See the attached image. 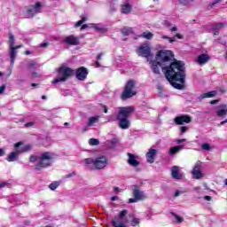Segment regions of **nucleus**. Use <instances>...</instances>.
Wrapping results in <instances>:
<instances>
[{"label": "nucleus", "mask_w": 227, "mask_h": 227, "mask_svg": "<svg viewBox=\"0 0 227 227\" xmlns=\"http://www.w3.org/2000/svg\"><path fill=\"white\" fill-rule=\"evenodd\" d=\"M136 84H137L136 80H129L126 82L124 90L121 95V100H129V98H132V97H136V95H137V90H136Z\"/></svg>", "instance_id": "7ed1b4c3"}, {"label": "nucleus", "mask_w": 227, "mask_h": 227, "mask_svg": "<svg viewBox=\"0 0 227 227\" xmlns=\"http://www.w3.org/2000/svg\"><path fill=\"white\" fill-rule=\"evenodd\" d=\"M19 155H20V154L18 153L17 151L12 152V153L8 155L6 160H8V162H15V160H19Z\"/></svg>", "instance_id": "5701e85b"}, {"label": "nucleus", "mask_w": 227, "mask_h": 227, "mask_svg": "<svg viewBox=\"0 0 227 227\" xmlns=\"http://www.w3.org/2000/svg\"><path fill=\"white\" fill-rule=\"evenodd\" d=\"M181 4H187V0H180Z\"/></svg>", "instance_id": "13d9d810"}, {"label": "nucleus", "mask_w": 227, "mask_h": 227, "mask_svg": "<svg viewBox=\"0 0 227 227\" xmlns=\"http://www.w3.org/2000/svg\"><path fill=\"white\" fill-rule=\"evenodd\" d=\"M9 43L10 47H15V36L12 33L9 34Z\"/></svg>", "instance_id": "2f4dec72"}, {"label": "nucleus", "mask_w": 227, "mask_h": 227, "mask_svg": "<svg viewBox=\"0 0 227 227\" xmlns=\"http://www.w3.org/2000/svg\"><path fill=\"white\" fill-rule=\"evenodd\" d=\"M223 0H215V2L211 3L209 4L210 8H214V6H215V4H219V3H221Z\"/></svg>", "instance_id": "58836bf2"}, {"label": "nucleus", "mask_w": 227, "mask_h": 227, "mask_svg": "<svg viewBox=\"0 0 227 227\" xmlns=\"http://www.w3.org/2000/svg\"><path fill=\"white\" fill-rule=\"evenodd\" d=\"M217 102H219V100L215 99V100L210 101V104H211L212 106H215V104H217Z\"/></svg>", "instance_id": "603ef678"}, {"label": "nucleus", "mask_w": 227, "mask_h": 227, "mask_svg": "<svg viewBox=\"0 0 227 227\" xmlns=\"http://www.w3.org/2000/svg\"><path fill=\"white\" fill-rule=\"evenodd\" d=\"M180 132H181V134H185V132H187V130H189V128L187 127V126H182L181 128H180Z\"/></svg>", "instance_id": "4c0bfd02"}, {"label": "nucleus", "mask_w": 227, "mask_h": 227, "mask_svg": "<svg viewBox=\"0 0 227 227\" xmlns=\"http://www.w3.org/2000/svg\"><path fill=\"white\" fill-rule=\"evenodd\" d=\"M33 145L31 144L17 143L14 145V151L19 154L26 153V152H31Z\"/></svg>", "instance_id": "1a4fd4ad"}, {"label": "nucleus", "mask_w": 227, "mask_h": 227, "mask_svg": "<svg viewBox=\"0 0 227 227\" xmlns=\"http://www.w3.org/2000/svg\"><path fill=\"white\" fill-rule=\"evenodd\" d=\"M86 164H95V160L91 158L85 159Z\"/></svg>", "instance_id": "ea45409f"}, {"label": "nucleus", "mask_w": 227, "mask_h": 227, "mask_svg": "<svg viewBox=\"0 0 227 227\" xmlns=\"http://www.w3.org/2000/svg\"><path fill=\"white\" fill-rule=\"evenodd\" d=\"M192 175L193 176V178H195V180H200V178H203V176H205V174L201 172V161H198L195 164V167L192 170Z\"/></svg>", "instance_id": "9d476101"}, {"label": "nucleus", "mask_w": 227, "mask_h": 227, "mask_svg": "<svg viewBox=\"0 0 227 227\" xmlns=\"http://www.w3.org/2000/svg\"><path fill=\"white\" fill-rule=\"evenodd\" d=\"M88 20V17L86 16H82V20H78L75 24H74V27H81V26H82V24H84V22H86Z\"/></svg>", "instance_id": "c756f323"}, {"label": "nucleus", "mask_w": 227, "mask_h": 227, "mask_svg": "<svg viewBox=\"0 0 227 227\" xmlns=\"http://www.w3.org/2000/svg\"><path fill=\"white\" fill-rule=\"evenodd\" d=\"M155 157H157V150L150 149L146 153L147 162L153 164V162H155Z\"/></svg>", "instance_id": "dca6fc26"}, {"label": "nucleus", "mask_w": 227, "mask_h": 227, "mask_svg": "<svg viewBox=\"0 0 227 227\" xmlns=\"http://www.w3.org/2000/svg\"><path fill=\"white\" fill-rule=\"evenodd\" d=\"M178 28H176V27H173L170 30L171 31H177Z\"/></svg>", "instance_id": "e2e57ef3"}, {"label": "nucleus", "mask_w": 227, "mask_h": 227, "mask_svg": "<svg viewBox=\"0 0 227 227\" xmlns=\"http://www.w3.org/2000/svg\"><path fill=\"white\" fill-rule=\"evenodd\" d=\"M35 125V122H27L25 124V127H33Z\"/></svg>", "instance_id": "a18cd8bd"}, {"label": "nucleus", "mask_w": 227, "mask_h": 227, "mask_svg": "<svg viewBox=\"0 0 227 227\" xmlns=\"http://www.w3.org/2000/svg\"><path fill=\"white\" fill-rule=\"evenodd\" d=\"M201 148L202 150L208 151V150H212V145H210V144H203L201 145Z\"/></svg>", "instance_id": "f704fd0d"}, {"label": "nucleus", "mask_w": 227, "mask_h": 227, "mask_svg": "<svg viewBox=\"0 0 227 227\" xmlns=\"http://www.w3.org/2000/svg\"><path fill=\"white\" fill-rule=\"evenodd\" d=\"M114 191L115 192H118V191H120V188L115 187V188L114 189Z\"/></svg>", "instance_id": "69168bd1"}, {"label": "nucleus", "mask_w": 227, "mask_h": 227, "mask_svg": "<svg viewBox=\"0 0 227 227\" xmlns=\"http://www.w3.org/2000/svg\"><path fill=\"white\" fill-rule=\"evenodd\" d=\"M224 123H227V119L223 121H221L218 126L221 127V125H224Z\"/></svg>", "instance_id": "5fc2aeb1"}, {"label": "nucleus", "mask_w": 227, "mask_h": 227, "mask_svg": "<svg viewBox=\"0 0 227 227\" xmlns=\"http://www.w3.org/2000/svg\"><path fill=\"white\" fill-rule=\"evenodd\" d=\"M192 118L189 115H180L174 119L176 125H184V123H191Z\"/></svg>", "instance_id": "9b49d317"}, {"label": "nucleus", "mask_w": 227, "mask_h": 227, "mask_svg": "<svg viewBox=\"0 0 227 227\" xmlns=\"http://www.w3.org/2000/svg\"><path fill=\"white\" fill-rule=\"evenodd\" d=\"M224 185H227V179L224 180Z\"/></svg>", "instance_id": "774afa93"}, {"label": "nucleus", "mask_w": 227, "mask_h": 227, "mask_svg": "<svg viewBox=\"0 0 227 227\" xmlns=\"http://www.w3.org/2000/svg\"><path fill=\"white\" fill-rule=\"evenodd\" d=\"M52 159H54L52 153L45 152L42 153L39 162L35 165V169L41 171V169L49 168L52 164Z\"/></svg>", "instance_id": "20e7f679"}, {"label": "nucleus", "mask_w": 227, "mask_h": 227, "mask_svg": "<svg viewBox=\"0 0 227 227\" xmlns=\"http://www.w3.org/2000/svg\"><path fill=\"white\" fill-rule=\"evenodd\" d=\"M176 38H178L179 40H182L184 38V36L180 34H176Z\"/></svg>", "instance_id": "3c124183"}, {"label": "nucleus", "mask_w": 227, "mask_h": 227, "mask_svg": "<svg viewBox=\"0 0 227 227\" xmlns=\"http://www.w3.org/2000/svg\"><path fill=\"white\" fill-rule=\"evenodd\" d=\"M102 56H104L103 53H99L97 57V59H102Z\"/></svg>", "instance_id": "6e6d98bb"}, {"label": "nucleus", "mask_w": 227, "mask_h": 227, "mask_svg": "<svg viewBox=\"0 0 227 227\" xmlns=\"http://www.w3.org/2000/svg\"><path fill=\"white\" fill-rule=\"evenodd\" d=\"M183 148L184 147L182 145H176V146L170 148L169 155H175V153H178V152H180V150H182Z\"/></svg>", "instance_id": "cd10ccee"}, {"label": "nucleus", "mask_w": 227, "mask_h": 227, "mask_svg": "<svg viewBox=\"0 0 227 227\" xmlns=\"http://www.w3.org/2000/svg\"><path fill=\"white\" fill-rule=\"evenodd\" d=\"M104 113H107V106H104Z\"/></svg>", "instance_id": "0e129e2a"}, {"label": "nucleus", "mask_w": 227, "mask_h": 227, "mask_svg": "<svg viewBox=\"0 0 227 227\" xmlns=\"http://www.w3.org/2000/svg\"><path fill=\"white\" fill-rule=\"evenodd\" d=\"M133 196L135 199H129V203H136V201L145 200V194H143V192L139 191V188L137 187L134 189Z\"/></svg>", "instance_id": "f8f14e48"}, {"label": "nucleus", "mask_w": 227, "mask_h": 227, "mask_svg": "<svg viewBox=\"0 0 227 227\" xmlns=\"http://www.w3.org/2000/svg\"><path fill=\"white\" fill-rule=\"evenodd\" d=\"M86 27H88V25L84 24L81 27V31H83V29H86Z\"/></svg>", "instance_id": "864d4df0"}, {"label": "nucleus", "mask_w": 227, "mask_h": 227, "mask_svg": "<svg viewBox=\"0 0 227 227\" xmlns=\"http://www.w3.org/2000/svg\"><path fill=\"white\" fill-rule=\"evenodd\" d=\"M137 54L142 58H152V48L148 43L142 44L137 50Z\"/></svg>", "instance_id": "6e6552de"}, {"label": "nucleus", "mask_w": 227, "mask_h": 227, "mask_svg": "<svg viewBox=\"0 0 227 227\" xmlns=\"http://www.w3.org/2000/svg\"><path fill=\"white\" fill-rule=\"evenodd\" d=\"M94 166H95L96 169H104V168H106V166H107V158L104 157V156L97 158L94 160Z\"/></svg>", "instance_id": "ddd939ff"}, {"label": "nucleus", "mask_w": 227, "mask_h": 227, "mask_svg": "<svg viewBox=\"0 0 227 227\" xmlns=\"http://www.w3.org/2000/svg\"><path fill=\"white\" fill-rule=\"evenodd\" d=\"M121 33L125 36H129V35H132V33H134V29L130 27H124L121 29Z\"/></svg>", "instance_id": "393cba45"}, {"label": "nucleus", "mask_w": 227, "mask_h": 227, "mask_svg": "<svg viewBox=\"0 0 227 227\" xmlns=\"http://www.w3.org/2000/svg\"><path fill=\"white\" fill-rule=\"evenodd\" d=\"M204 200H206L207 201H210L212 200V197L208 196V195H206L204 197Z\"/></svg>", "instance_id": "8fccbe9b"}, {"label": "nucleus", "mask_w": 227, "mask_h": 227, "mask_svg": "<svg viewBox=\"0 0 227 227\" xmlns=\"http://www.w3.org/2000/svg\"><path fill=\"white\" fill-rule=\"evenodd\" d=\"M29 160H30V162H36L38 160V156L32 154L29 157Z\"/></svg>", "instance_id": "e433bc0d"}, {"label": "nucleus", "mask_w": 227, "mask_h": 227, "mask_svg": "<svg viewBox=\"0 0 227 227\" xmlns=\"http://www.w3.org/2000/svg\"><path fill=\"white\" fill-rule=\"evenodd\" d=\"M226 114H227L226 105H222L218 106V110H216V115L219 116L220 118H224Z\"/></svg>", "instance_id": "aec40b11"}, {"label": "nucleus", "mask_w": 227, "mask_h": 227, "mask_svg": "<svg viewBox=\"0 0 227 227\" xmlns=\"http://www.w3.org/2000/svg\"><path fill=\"white\" fill-rule=\"evenodd\" d=\"M42 3L37 2L34 6L27 7L24 13L25 19H33L37 13H42Z\"/></svg>", "instance_id": "423d86ee"}, {"label": "nucleus", "mask_w": 227, "mask_h": 227, "mask_svg": "<svg viewBox=\"0 0 227 227\" xmlns=\"http://www.w3.org/2000/svg\"><path fill=\"white\" fill-rule=\"evenodd\" d=\"M128 164L133 168H137L141 163L137 160V155L128 153Z\"/></svg>", "instance_id": "2eb2a0df"}, {"label": "nucleus", "mask_w": 227, "mask_h": 227, "mask_svg": "<svg viewBox=\"0 0 227 227\" xmlns=\"http://www.w3.org/2000/svg\"><path fill=\"white\" fill-rule=\"evenodd\" d=\"M74 74V70L67 66H62L59 68V76L52 81V84H58V82H65L69 77Z\"/></svg>", "instance_id": "39448f33"}, {"label": "nucleus", "mask_w": 227, "mask_h": 227, "mask_svg": "<svg viewBox=\"0 0 227 227\" xmlns=\"http://www.w3.org/2000/svg\"><path fill=\"white\" fill-rule=\"evenodd\" d=\"M64 42H66L67 45H79V37L75 35H69L65 38Z\"/></svg>", "instance_id": "a211bd4d"}, {"label": "nucleus", "mask_w": 227, "mask_h": 227, "mask_svg": "<svg viewBox=\"0 0 227 227\" xmlns=\"http://www.w3.org/2000/svg\"><path fill=\"white\" fill-rule=\"evenodd\" d=\"M185 139H178L177 141H176V143H185Z\"/></svg>", "instance_id": "680f3d73"}, {"label": "nucleus", "mask_w": 227, "mask_h": 227, "mask_svg": "<svg viewBox=\"0 0 227 227\" xmlns=\"http://www.w3.org/2000/svg\"><path fill=\"white\" fill-rule=\"evenodd\" d=\"M4 149H0V157H3V155H5Z\"/></svg>", "instance_id": "09e8293b"}, {"label": "nucleus", "mask_w": 227, "mask_h": 227, "mask_svg": "<svg viewBox=\"0 0 227 227\" xmlns=\"http://www.w3.org/2000/svg\"><path fill=\"white\" fill-rule=\"evenodd\" d=\"M6 185V184L5 183H2V184H0V187H4Z\"/></svg>", "instance_id": "338daca9"}, {"label": "nucleus", "mask_w": 227, "mask_h": 227, "mask_svg": "<svg viewBox=\"0 0 227 227\" xmlns=\"http://www.w3.org/2000/svg\"><path fill=\"white\" fill-rule=\"evenodd\" d=\"M134 114L133 106H124L119 108V113L116 115V119L119 121L120 129L123 130H127V129H130V121L129 120V116Z\"/></svg>", "instance_id": "f03ea898"}, {"label": "nucleus", "mask_w": 227, "mask_h": 227, "mask_svg": "<svg viewBox=\"0 0 227 227\" xmlns=\"http://www.w3.org/2000/svg\"><path fill=\"white\" fill-rule=\"evenodd\" d=\"M5 90H6V85H2L0 87V95H3V93H4Z\"/></svg>", "instance_id": "79ce46f5"}, {"label": "nucleus", "mask_w": 227, "mask_h": 227, "mask_svg": "<svg viewBox=\"0 0 227 227\" xmlns=\"http://www.w3.org/2000/svg\"><path fill=\"white\" fill-rule=\"evenodd\" d=\"M161 38L163 40H168L169 43H173V42H176L175 37L174 38H170V37H168V35H162Z\"/></svg>", "instance_id": "c9c22d12"}, {"label": "nucleus", "mask_w": 227, "mask_h": 227, "mask_svg": "<svg viewBox=\"0 0 227 227\" xmlns=\"http://www.w3.org/2000/svg\"><path fill=\"white\" fill-rule=\"evenodd\" d=\"M173 61V52L168 50L159 51L156 60L152 61V70L153 74H160L162 69L165 77L176 90H184L185 82V67L184 62L179 60Z\"/></svg>", "instance_id": "f257e3e1"}, {"label": "nucleus", "mask_w": 227, "mask_h": 227, "mask_svg": "<svg viewBox=\"0 0 227 227\" xmlns=\"http://www.w3.org/2000/svg\"><path fill=\"white\" fill-rule=\"evenodd\" d=\"M217 95V90H212L207 93H204L200 96V100H203V98H212V97H215Z\"/></svg>", "instance_id": "b1692460"}, {"label": "nucleus", "mask_w": 227, "mask_h": 227, "mask_svg": "<svg viewBox=\"0 0 227 227\" xmlns=\"http://www.w3.org/2000/svg\"><path fill=\"white\" fill-rule=\"evenodd\" d=\"M182 194V192L181 191H176V192H175V197L176 198H178V196H180Z\"/></svg>", "instance_id": "49530a36"}, {"label": "nucleus", "mask_w": 227, "mask_h": 227, "mask_svg": "<svg viewBox=\"0 0 227 227\" xmlns=\"http://www.w3.org/2000/svg\"><path fill=\"white\" fill-rule=\"evenodd\" d=\"M22 45H18V46H12L10 47V58L12 61V65H14L15 63V58H17V49H21Z\"/></svg>", "instance_id": "f3484780"}, {"label": "nucleus", "mask_w": 227, "mask_h": 227, "mask_svg": "<svg viewBox=\"0 0 227 227\" xmlns=\"http://www.w3.org/2000/svg\"><path fill=\"white\" fill-rule=\"evenodd\" d=\"M224 23H217L213 25L212 29L214 31V35L217 36L219 35V31H221V29H223V27H224Z\"/></svg>", "instance_id": "4be33fe9"}, {"label": "nucleus", "mask_w": 227, "mask_h": 227, "mask_svg": "<svg viewBox=\"0 0 227 227\" xmlns=\"http://www.w3.org/2000/svg\"><path fill=\"white\" fill-rule=\"evenodd\" d=\"M98 120H100V116H98V115L90 117V118L89 119V121H88V126H89V127H93V124H94V123H97V122L98 121Z\"/></svg>", "instance_id": "bb28decb"}, {"label": "nucleus", "mask_w": 227, "mask_h": 227, "mask_svg": "<svg viewBox=\"0 0 227 227\" xmlns=\"http://www.w3.org/2000/svg\"><path fill=\"white\" fill-rule=\"evenodd\" d=\"M87 77H88V68L84 67H81L76 70V79H78V81H85Z\"/></svg>", "instance_id": "4468645a"}, {"label": "nucleus", "mask_w": 227, "mask_h": 227, "mask_svg": "<svg viewBox=\"0 0 227 227\" xmlns=\"http://www.w3.org/2000/svg\"><path fill=\"white\" fill-rule=\"evenodd\" d=\"M140 36L142 38H145L146 40H152V38H153L152 32H144Z\"/></svg>", "instance_id": "7c9ffc66"}, {"label": "nucleus", "mask_w": 227, "mask_h": 227, "mask_svg": "<svg viewBox=\"0 0 227 227\" xmlns=\"http://www.w3.org/2000/svg\"><path fill=\"white\" fill-rule=\"evenodd\" d=\"M132 10V7H130V4H127L121 6V13H130V11Z\"/></svg>", "instance_id": "c85d7f7f"}, {"label": "nucleus", "mask_w": 227, "mask_h": 227, "mask_svg": "<svg viewBox=\"0 0 227 227\" xmlns=\"http://www.w3.org/2000/svg\"><path fill=\"white\" fill-rule=\"evenodd\" d=\"M139 223H140L139 218H133L132 226H136V224H139Z\"/></svg>", "instance_id": "a19ab883"}, {"label": "nucleus", "mask_w": 227, "mask_h": 227, "mask_svg": "<svg viewBox=\"0 0 227 227\" xmlns=\"http://www.w3.org/2000/svg\"><path fill=\"white\" fill-rule=\"evenodd\" d=\"M32 77L34 79H36V77H40V75L38 74V73H32Z\"/></svg>", "instance_id": "de8ad7c7"}, {"label": "nucleus", "mask_w": 227, "mask_h": 227, "mask_svg": "<svg viewBox=\"0 0 227 227\" xmlns=\"http://www.w3.org/2000/svg\"><path fill=\"white\" fill-rule=\"evenodd\" d=\"M170 214H171V215L176 217V221L178 223V224H182V223H184V218L182 216H179L178 215L175 214L174 212H171Z\"/></svg>", "instance_id": "72a5a7b5"}, {"label": "nucleus", "mask_w": 227, "mask_h": 227, "mask_svg": "<svg viewBox=\"0 0 227 227\" xmlns=\"http://www.w3.org/2000/svg\"><path fill=\"white\" fill-rule=\"evenodd\" d=\"M116 200H118V197L117 196H114L111 198V200L112 201H116Z\"/></svg>", "instance_id": "052dcab7"}, {"label": "nucleus", "mask_w": 227, "mask_h": 227, "mask_svg": "<svg viewBox=\"0 0 227 227\" xmlns=\"http://www.w3.org/2000/svg\"><path fill=\"white\" fill-rule=\"evenodd\" d=\"M210 61V57L208 54H201L197 58L196 62L198 65H206V63H208Z\"/></svg>", "instance_id": "6ab92c4d"}, {"label": "nucleus", "mask_w": 227, "mask_h": 227, "mask_svg": "<svg viewBox=\"0 0 227 227\" xmlns=\"http://www.w3.org/2000/svg\"><path fill=\"white\" fill-rule=\"evenodd\" d=\"M120 141L118 138H113L111 143H118Z\"/></svg>", "instance_id": "4d7b16f0"}, {"label": "nucleus", "mask_w": 227, "mask_h": 227, "mask_svg": "<svg viewBox=\"0 0 227 227\" xmlns=\"http://www.w3.org/2000/svg\"><path fill=\"white\" fill-rule=\"evenodd\" d=\"M39 47H41V48L49 47V43H41V44L39 45Z\"/></svg>", "instance_id": "37998d69"}, {"label": "nucleus", "mask_w": 227, "mask_h": 227, "mask_svg": "<svg viewBox=\"0 0 227 227\" xmlns=\"http://www.w3.org/2000/svg\"><path fill=\"white\" fill-rule=\"evenodd\" d=\"M27 67L28 70H36L40 68V65H38L35 60H32L27 64Z\"/></svg>", "instance_id": "a878e982"}, {"label": "nucleus", "mask_w": 227, "mask_h": 227, "mask_svg": "<svg viewBox=\"0 0 227 227\" xmlns=\"http://www.w3.org/2000/svg\"><path fill=\"white\" fill-rule=\"evenodd\" d=\"M95 65H96L97 68H99V67H101L100 62H98V60L96 61Z\"/></svg>", "instance_id": "bf43d9fd"}, {"label": "nucleus", "mask_w": 227, "mask_h": 227, "mask_svg": "<svg viewBox=\"0 0 227 227\" xmlns=\"http://www.w3.org/2000/svg\"><path fill=\"white\" fill-rule=\"evenodd\" d=\"M89 143H99L98 139H96V138H90L89 140Z\"/></svg>", "instance_id": "c03bdc74"}, {"label": "nucleus", "mask_w": 227, "mask_h": 227, "mask_svg": "<svg viewBox=\"0 0 227 227\" xmlns=\"http://www.w3.org/2000/svg\"><path fill=\"white\" fill-rule=\"evenodd\" d=\"M129 214V211L127 209H124L120 212L119 217H114L112 220V225L114 227H127V224L123 223V217Z\"/></svg>", "instance_id": "0eeeda50"}, {"label": "nucleus", "mask_w": 227, "mask_h": 227, "mask_svg": "<svg viewBox=\"0 0 227 227\" xmlns=\"http://www.w3.org/2000/svg\"><path fill=\"white\" fill-rule=\"evenodd\" d=\"M171 175L172 178H175V180H180L182 178V176L180 175V168L176 166L172 167Z\"/></svg>", "instance_id": "412c9836"}, {"label": "nucleus", "mask_w": 227, "mask_h": 227, "mask_svg": "<svg viewBox=\"0 0 227 227\" xmlns=\"http://www.w3.org/2000/svg\"><path fill=\"white\" fill-rule=\"evenodd\" d=\"M58 187H59V181H55L49 185V188L51 189V191H56V189H58Z\"/></svg>", "instance_id": "473e14b6"}]
</instances>
